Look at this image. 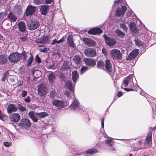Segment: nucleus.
<instances>
[{
	"label": "nucleus",
	"instance_id": "obj_1",
	"mask_svg": "<svg viewBox=\"0 0 156 156\" xmlns=\"http://www.w3.org/2000/svg\"><path fill=\"white\" fill-rule=\"evenodd\" d=\"M136 82L134 75L132 74L124 78L122 86L125 87H132L134 89L135 87L140 88V87L137 85Z\"/></svg>",
	"mask_w": 156,
	"mask_h": 156
},
{
	"label": "nucleus",
	"instance_id": "obj_2",
	"mask_svg": "<svg viewBox=\"0 0 156 156\" xmlns=\"http://www.w3.org/2000/svg\"><path fill=\"white\" fill-rule=\"evenodd\" d=\"M26 58V52L24 51H23L21 54L17 52L12 53L8 57L9 61L11 62L14 63L19 62L21 59L25 60Z\"/></svg>",
	"mask_w": 156,
	"mask_h": 156
},
{
	"label": "nucleus",
	"instance_id": "obj_3",
	"mask_svg": "<svg viewBox=\"0 0 156 156\" xmlns=\"http://www.w3.org/2000/svg\"><path fill=\"white\" fill-rule=\"evenodd\" d=\"M114 4H122V9L120 8H118L116 11V15L118 16L121 15L123 16L126 11L127 8L125 6H123L122 4L125 5L126 1L125 0H116L114 1Z\"/></svg>",
	"mask_w": 156,
	"mask_h": 156
},
{
	"label": "nucleus",
	"instance_id": "obj_4",
	"mask_svg": "<svg viewBox=\"0 0 156 156\" xmlns=\"http://www.w3.org/2000/svg\"><path fill=\"white\" fill-rule=\"evenodd\" d=\"M30 120L27 118H23L20 119L18 126L21 128L27 129L31 126Z\"/></svg>",
	"mask_w": 156,
	"mask_h": 156
},
{
	"label": "nucleus",
	"instance_id": "obj_5",
	"mask_svg": "<svg viewBox=\"0 0 156 156\" xmlns=\"http://www.w3.org/2000/svg\"><path fill=\"white\" fill-rule=\"evenodd\" d=\"M110 54L112 58L114 60H119L122 58V54L117 49L115 48L111 50Z\"/></svg>",
	"mask_w": 156,
	"mask_h": 156
},
{
	"label": "nucleus",
	"instance_id": "obj_6",
	"mask_svg": "<svg viewBox=\"0 0 156 156\" xmlns=\"http://www.w3.org/2000/svg\"><path fill=\"white\" fill-rule=\"evenodd\" d=\"M106 44L109 46H113L115 45L116 43L115 39L111 37H107L106 35L105 34L103 35Z\"/></svg>",
	"mask_w": 156,
	"mask_h": 156
},
{
	"label": "nucleus",
	"instance_id": "obj_7",
	"mask_svg": "<svg viewBox=\"0 0 156 156\" xmlns=\"http://www.w3.org/2000/svg\"><path fill=\"white\" fill-rule=\"evenodd\" d=\"M39 23L37 21H29L27 23V28L30 30L36 29L39 27Z\"/></svg>",
	"mask_w": 156,
	"mask_h": 156
},
{
	"label": "nucleus",
	"instance_id": "obj_8",
	"mask_svg": "<svg viewBox=\"0 0 156 156\" xmlns=\"http://www.w3.org/2000/svg\"><path fill=\"white\" fill-rule=\"evenodd\" d=\"M38 94L40 96H44L47 93V88L45 84H41L40 85L38 88Z\"/></svg>",
	"mask_w": 156,
	"mask_h": 156
},
{
	"label": "nucleus",
	"instance_id": "obj_9",
	"mask_svg": "<svg viewBox=\"0 0 156 156\" xmlns=\"http://www.w3.org/2000/svg\"><path fill=\"white\" fill-rule=\"evenodd\" d=\"M85 55L87 57H93L96 56V53L95 49L88 48L85 49L84 51Z\"/></svg>",
	"mask_w": 156,
	"mask_h": 156
},
{
	"label": "nucleus",
	"instance_id": "obj_10",
	"mask_svg": "<svg viewBox=\"0 0 156 156\" xmlns=\"http://www.w3.org/2000/svg\"><path fill=\"white\" fill-rule=\"evenodd\" d=\"M50 42L49 37L48 36H44L36 40V42L37 43L48 44Z\"/></svg>",
	"mask_w": 156,
	"mask_h": 156
},
{
	"label": "nucleus",
	"instance_id": "obj_11",
	"mask_svg": "<svg viewBox=\"0 0 156 156\" xmlns=\"http://www.w3.org/2000/svg\"><path fill=\"white\" fill-rule=\"evenodd\" d=\"M138 53V50L136 49H135L134 50H133L129 55L126 58L127 60H130L134 59L135 57L137 55Z\"/></svg>",
	"mask_w": 156,
	"mask_h": 156
},
{
	"label": "nucleus",
	"instance_id": "obj_12",
	"mask_svg": "<svg viewBox=\"0 0 156 156\" xmlns=\"http://www.w3.org/2000/svg\"><path fill=\"white\" fill-rule=\"evenodd\" d=\"M83 41L86 45L90 47L94 46L96 44L95 41L90 38H84L83 39Z\"/></svg>",
	"mask_w": 156,
	"mask_h": 156
},
{
	"label": "nucleus",
	"instance_id": "obj_13",
	"mask_svg": "<svg viewBox=\"0 0 156 156\" xmlns=\"http://www.w3.org/2000/svg\"><path fill=\"white\" fill-rule=\"evenodd\" d=\"M9 118L12 122H17L20 119V115L18 113H15L9 115Z\"/></svg>",
	"mask_w": 156,
	"mask_h": 156
},
{
	"label": "nucleus",
	"instance_id": "obj_14",
	"mask_svg": "<svg viewBox=\"0 0 156 156\" xmlns=\"http://www.w3.org/2000/svg\"><path fill=\"white\" fill-rule=\"evenodd\" d=\"M52 103L54 105L59 109L64 108L65 106L64 102L58 100H54Z\"/></svg>",
	"mask_w": 156,
	"mask_h": 156
},
{
	"label": "nucleus",
	"instance_id": "obj_15",
	"mask_svg": "<svg viewBox=\"0 0 156 156\" xmlns=\"http://www.w3.org/2000/svg\"><path fill=\"white\" fill-rule=\"evenodd\" d=\"M105 67L106 71L108 72H111L114 71L113 70L112 64L109 60H106L105 61Z\"/></svg>",
	"mask_w": 156,
	"mask_h": 156
},
{
	"label": "nucleus",
	"instance_id": "obj_16",
	"mask_svg": "<svg viewBox=\"0 0 156 156\" xmlns=\"http://www.w3.org/2000/svg\"><path fill=\"white\" fill-rule=\"evenodd\" d=\"M17 110V106L13 104H10L8 105L7 108V111L9 113L16 112Z\"/></svg>",
	"mask_w": 156,
	"mask_h": 156
},
{
	"label": "nucleus",
	"instance_id": "obj_17",
	"mask_svg": "<svg viewBox=\"0 0 156 156\" xmlns=\"http://www.w3.org/2000/svg\"><path fill=\"white\" fill-rule=\"evenodd\" d=\"M79 102L76 99H74L72 104L70 105L71 109L73 110H76L77 111H79Z\"/></svg>",
	"mask_w": 156,
	"mask_h": 156
},
{
	"label": "nucleus",
	"instance_id": "obj_18",
	"mask_svg": "<svg viewBox=\"0 0 156 156\" xmlns=\"http://www.w3.org/2000/svg\"><path fill=\"white\" fill-rule=\"evenodd\" d=\"M17 26L19 30L22 32H24L26 30V26L25 23L23 21L19 22Z\"/></svg>",
	"mask_w": 156,
	"mask_h": 156
},
{
	"label": "nucleus",
	"instance_id": "obj_19",
	"mask_svg": "<svg viewBox=\"0 0 156 156\" xmlns=\"http://www.w3.org/2000/svg\"><path fill=\"white\" fill-rule=\"evenodd\" d=\"M84 61L86 65L93 66L96 64L95 60L92 59L86 58H84Z\"/></svg>",
	"mask_w": 156,
	"mask_h": 156
},
{
	"label": "nucleus",
	"instance_id": "obj_20",
	"mask_svg": "<svg viewBox=\"0 0 156 156\" xmlns=\"http://www.w3.org/2000/svg\"><path fill=\"white\" fill-rule=\"evenodd\" d=\"M102 30L98 28H92L88 31V33L90 34L95 35L102 33Z\"/></svg>",
	"mask_w": 156,
	"mask_h": 156
},
{
	"label": "nucleus",
	"instance_id": "obj_21",
	"mask_svg": "<svg viewBox=\"0 0 156 156\" xmlns=\"http://www.w3.org/2000/svg\"><path fill=\"white\" fill-rule=\"evenodd\" d=\"M28 115L30 118L32 119L33 121L36 122L38 121V115H37V112L34 113L33 111L29 112L28 113Z\"/></svg>",
	"mask_w": 156,
	"mask_h": 156
},
{
	"label": "nucleus",
	"instance_id": "obj_22",
	"mask_svg": "<svg viewBox=\"0 0 156 156\" xmlns=\"http://www.w3.org/2000/svg\"><path fill=\"white\" fill-rule=\"evenodd\" d=\"M7 18L11 22H15L17 20L16 16L13 13L10 12L8 15Z\"/></svg>",
	"mask_w": 156,
	"mask_h": 156
},
{
	"label": "nucleus",
	"instance_id": "obj_23",
	"mask_svg": "<svg viewBox=\"0 0 156 156\" xmlns=\"http://www.w3.org/2000/svg\"><path fill=\"white\" fill-rule=\"evenodd\" d=\"M67 41L68 42V46L71 48H74L75 47L73 41V37L72 35H69L67 38Z\"/></svg>",
	"mask_w": 156,
	"mask_h": 156
},
{
	"label": "nucleus",
	"instance_id": "obj_24",
	"mask_svg": "<svg viewBox=\"0 0 156 156\" xmlns=\"http://www.w3.org/2000/svg\"><path fill=\"white\" fill-rule=\"evenodd\" d=\"M35 10V8L33 6H29L26 10V14L27 15L29 16L34 13Z\"/></svg>",
	"mask_w": 156,
	"mask_h": 156
},
{
	"label": "nucleus",
	"instance_id": "obj_25",
	"mask_svg": "<svg viewBox=\"0 0 156 156\" xmlns=\"http://www.w3.org/2000/svg\"><path fill=\"white\" fill-rule=\"evenodd\" d=\"M65 86L72 92H73L74 90L75 85L72 84L71 81H68L65 83Z\"/></svg>",
	"mask_w": 156,
	"mask_h": 156
},
{
	"label": "nucleus",
	"instance_id": "obj_26",
	"mask_svg": "<svg viewBox=\"0 0 156 156\" xmlns=\"http://www.w3.org/2000/svg\"><path fill=\"white\" fill-rule=\"evenodd\" d=\"M7 57L5 55H0V65H2L6 63L7 62Z\"/></svg>",
	"mask_w": 156,
	"mask_h": 156
},
{
	"label": "nucleus",
	"instance_id": "obj_27",
	"mask_svg": "<svg viewBox=\"0 0 156 156\" xmlns=\"http://www.w3.org/2000/svg\"><path fill=\"white\" fill-rule=\"evenodd\" d=\"M129 27L130 30L134 33L137 34L138 32L137 27L134 23H131L129 24Z\"/></svg>",
	"mask_w": 156,
	"mask_h": 156
},
{
	"label": "nucleus",
	"instance_id": "obj_28",
	"mask_svg": "<svg viewBox=\"0 0 156 156\" xmlns=\"http://www.w3.org/2000/svg\"><path fill=\"white\" fill-rule=\"evenodd\" d=\"M72 76L73 81L74 83H76L79 77L78 72L76 71H74L72 73Z\"/></svg>",
	"mask_w": 156,
	"mask_h": 156
},
{
	"label": "nucleus",
	"instance_id": "obj_29",
	"mask_svg": "<svg viewBox=\"0 0 156 156\" xmlns=\"http://www.w3.org/2000/svg\"><path fill=\"white\" fill-rule=\"evenodd\" d=\"M69 62L67 61L64 62L61 67V69L62 70H66L69 69Z\"/></svg>",
	"mask_w": 156,
	"mask_h": 156
},
{
	"label": "nucleus",
	"instance_id": "obj_30",
	"mask_svg": "<svg viewBox=\"0 0 156 156\" xmlns=\"http://www.w3.org/2000/svg\"><path fill=\"white\" fill-rule=\"evenodd\" d=\"M48 8V6L46 5L41 6L40 10L41 14L42 15H45L47 13Z\"/></svg>",
	"mask_w": 156,
	"mask_h": 156
},
{
	"label": "nucleus",
	"instance_id": "obj_31",
	"mask_svg": "<svg viewBox=\"0 0 156 156\" xmlns=\"http://www.w3.org/2000/svg\"><path fill=\"white\" fill-rule=\"evenodd\" d=\"M152 133L151 132L149 133L147 136L146 137V141L145 144H150L151 142Z\"/></svg>",
	"mask_w": 156,
	"mask_h": 156
},
{
	"label": "nucleus",
	"instance_id": "obj_32",
	"mask_svg": "<svg viewBox=\"0 0 156 156\" xmlns=\"http://www.w3.org/2000/svg\"><path fill=\"white\" fill-rule=\"evenodd\" d=\"M37 115H38V117L39 119H42L48 115V113L44 112H37Z\"/></svg>",
	"mask_w": 156,
	"mask_h": 156
},
{
	"label": "nucleus",
	"instance_id": "obj_33",
	"mask_svg": "<svg viewBox=\"0 0 156 156\" xmlns=\"http://www.w3.org/2000/svg\"><path fill=\"white\" fill-rule=\"evenodd\" d=\"M73 60L75 63L78 65L80 64L81 58L78 55H76L73 58Z\"/></svg>",
	"mask_w": 156,
	"mask_h": 156
},
{
	"label": "nucleus",
	"instance_id": "obj_34",
	"mask_svg": "<svg viewBox=\"0 0 156 156\" xmlns=\"http://www.w3.org/2000/svg\"><path fill=\"white\" fill-rule=\"evenodd\" d=\"M98 151V150L94 148H92L88 149L86 151V153L88 154H92L97 153Z\"/></svg>",
	"mask_w": 156,
	"mask_h": 156
},
{
	"label": "nucleus",
	"instance_id": "obj_35",
	"mask_svg": "<svg viewBox=\"0 0 156 156\" xmlns=\"http://www.w3.org/2000/svg\"><path fill=\"white\" fill-rule=\"evenodd\" d=\"M48 79L51 83H53L54 80L56 78L55 76L54 73H51L49 74L48 76Z\"/></svg>",
	"mask_w": 156,
	"mask_h": 156
},
{
	"label": "nucleus",
	"instance_id": "obj_36",
	"mask_svg": "<svg viewBox=\"0 0 156 156\" xmlns=\"http://www.w3.org/2000/svg\"><path fill=\"white\" fill-rule=\"evenodd\" d=\"M115 33L118 36L122 38L123 37L125 36V33L119 29L116 30L115 31Z\"/></svg>",
	"mask_w": 156,
	"mask_h": 156
},
{
	"label": "nucleus",
	"instance_id": "obj_37",
	"mask_svg": "<svg viewBox=\"0 0 156 156\" xmlns=\"http://www.w3.org/2000/svg\"><path fill=\"white\" fill-rule=\"evenodd\" d=\"M105 142L106 143L109 144L111 146H112L114 145V142L112 140V139L110 137L108 138Z\"/></svg>",
	"mask_w": 156,
	"mask_h": 156
},
{
	"label": "nucleus",
	"instance_id": "obj_38",
	"mask_svg": "<svg viewBox=\"0 0 156 156\" xmlns=\"http://www.w3.org/2000/svg\"><path fill=\"white\" fill-rule=\"evenodd\" d=\"M17 109H18L19 110L22 112L25 111L26 110V108L24 107H23L21 104H18L17 105Z\"/></svg>",
	"mask_w": 156,
	"mask_h": 156
},
{
	"label": "nucleus",
	"instance_id": "obj_39",
	"mask_svg": "<svg viewBox=\"0 0 156 156\" xmlns=\"http://www.w3.org/2000/svg\"><path fill=\"white\" fill-rule=\"evenodd\" d=\"M33 56L30 54V57L29 58L27 62V65L28 66H30L33 60Z\"/></svg>",
	"mask_w": 156,
	"mask_h": 156
},
{
	"label": "nucleus",
	"instance_id": "obj_40",
	"mask_svg": "<svg viewBox=\"0 0 156 156\" xmlns=\"http://www.w3.org/2000/svg\"><path fill=\"white\" fill-rule=\"evenodd\" d=\"M104 63L101 61H99L97 63V67L99 69H102L104 66Z\"/></svg>",
	"mask_w": 156,
	"mask_h": 156
},
{
	"label": "nucleus",
	"instance_id": "obj_41",
	"mask_svg": "<svg viewBox=\"0 0 156 156\" xmlns=\"http://www.w3.org/2000/svg\"><path fill=\"white\" fill-rule=\"evenodd\" d=\"M120 27L122 29L125 31H126L128 29L127 26H126V24L124 23H120Z\"/></svg>",
	"mask_w": 156,
	"mask_h": 156
},
{
	"label": "nucleus",
	"instance_id": "obj_42",
	"mask_svg": "<svg viewBox=\"0 0 156 156\" xmlns=\"http://www.w3.org/2000/svg\"><path fill=\"white\" fill-rule=\"evenodd\" d=\"M5 13L4 12H2L0 13V23L2 24L4 22V16Z\"/></svg>",
	"mask_w": 156,
	"mask_h": 156
},
{
	"label": "nucleus",
	"instance_id": "obj_43",
	"mask_svg": "<svg viewBox=\"0 0 156 156\" xmlns=\"http://www.w3.org/2000/svg\"><path fill=\"white\" fill-rule=\"evenodd\" d=\"M57 93L55 90H52L50 93V97L52 99H54L56 96Z\"/></svg>",
	"mask_w": 156,
	"mask_h": 156
},
{
	"label": "nucleus",
	"instance_id": "obj_44",
	"mask_svg": "<svg viewBox=\"0 0 156 156\" xmlns=\"http://www.w3.org/2000/svg\"><path fill=\"white\" fill-rule=\"evenodd\" d=\"M39 51L40 52L43 53L47 52L49 48L46 47H44L43 48H40L39 49Z\"/></svg>",
	"mask_w": 156,
	"mask_h": 156
},
{
	"label": "nucleus",
	"instance_id": "obj_45",
	"mask_svg": "<svg viewBox=\"0 0 156 156\" xmlns=\"http://www.w3.org/2000/svg\"><path fill=\"white\" fill-rule=\"evenodd\" d=\"M44 0H34V2L36 5H39L43 3Z\"/></svg>",
	"mask_w": 156,
	"mask_h": 156
},
{
	"label": "nucleus",
	"instance_id": "obj_46",
	"mask_svg": "<svg viewBox=\"0 0 156 156\" xmlns=\"http://www.w3.org/2000/svg\"><path fill=\"white\" fill-rule=\"evenodd\" d=\"M88 68L86 67L83 66L80 69V72L81 74L84 73L87 70Z\"/></svg>",
	"mask_w": 156,
	"mask_h": 156
},
{
	"label": "nucleus",
	"instance_id": "obj_47",
	"mask_svg": "<svg viewBox=\"0 0 156 156\" xmlns=\"http://www.w3.org/2000/svg\"><path fill=\"white\" fill-rule=\"evenodd\" d=\"M9 75V73L6 71L3 74V76L2 79V81H4L6 79L7 76Z\"/></svg>",
	"mask_w": 156,
	"mask_h": 156
},
{
	"label": "nucleus",
	"instance_id": "obj_48",
	"mask_svg": "<svg viewBox=\"0 0 156 156\" xmlns=\"http://www.w3.org/2000/svg\"><path fill=\"white\" fill-rule=\"evenodd\" d=\"M135 41L136 44L137 45H140L141 44V42L140 40L137 37H135Z\"/></svg>",
	"mask_w": 156,
	"mask_h": 156
},
{
	"label": "nucleus",
	"instance_id": "obj_49",
	"mask_svg": "<svg viewBox=\"0 0 156 156\" xmlns=\"http://www.w3.org/2000/svg\"><path fill=\"white\" fill-rule=\"evenodd\" d=\"M12 143L11 142H5L3 144L4 145L7 147H10Z\"/></svg>",
	"mask_w": 156,
	"mask_h": 156
},
{
	"label": "nucleus",
	"instance_id": "obj_50",
	"mask_svg": "<svg viewBox=\"0 0 156 156\" xmlns=\"http://www.w3.org/2000/svg\"><path fill=\"white\" fill-rule=\"evenodd\" d=\"M5 116V115H4L0 110V119L2 121H4V118Z\"/></svg>",
	"mask_w": 156,
	"mask_h": 156
},
{
	"label": "nucleus",
	"instance_id": "obj_51",
	"mask_svg": "<svg viewBox=\"0 0 156 156\" xmlns=\"http://www.w3.org/2000/svg\"><path fill=\"white\" fill-rule=\"evenodd\" d=\"M27 91L25 90H22V92L21 94L22 97H25L27 95Z\"/></svg>",
	"mask_w": 156,
	"mask_h": 156
},
{
	"label": "nucleus",
	"instance_id": "obj_52",
	"mask_svg": "<svg viewBox=\"0 0 156 156\" xmlns=\"http://www.w3.org/2000/svg\"><path fill=\"white\" fill-rule=\"evenodd\" d=\"M35 58L36 61L37 62L39 63L41 62V60L40 58L38 55H36Z\"/></svg>",
	"mask_w": 156,
	"mask_h": 156
},
{
	"label": "nucleus",
	"instance_id": "obj_53",
	"mask_svg": "<svg viewBox=\"0 0 156 156\" xmlns=\"http://www.w3.org/2000/svg\"><path fill=\"white\" fill-rule=\"evenodd\" d=\"M26 103H29L30 102V97L28 96L27 98H25L24 99Z\"/></svg>",
	"mask_w": 156,
	"mask_h": 156
},
{
	"label": "nucleus",
	"instance_id": "obj_54",
	"mask_svg": "<svg viewBox=\"0 0 156 156\" xmlns=\"http://www.w3.org/2000/svg\"><path fill=\"white\" fill-rule=\"evenodd\" d=\"M20 38L22 41H26L27 40V38L24 36L20 37Z\"/></svg>",
	"mask_w": 156,
	"mask_h": 156
},
{
	"label": "nucleus",
	"instance_id": "obj_55",
	"mask_svg": "<svg viewBox=\"0 0 156 156\" xmlns=\"http://www.w3.org/2000/svg\"><path fill=\"white\" fill-rule=\"evenodd\" d=\"M122 88H123L124 89L127 91H133L134 90L132 88H123L122 87Z\"/></svg>",
	"mask_w": 156,
	"mask_h": 156
},
{
	"label": "nucleus",
	"instance_id": "obj_56",
	"mask_svg": "<svg viewBox=\"0 0 156 156\" xmlns=\"http://www.w3.org/2000/svg\"><path fill=\"white\" fill-rule=\"evenodd\" d=\"M101 125L102 128H103V130L104 131V119L103 118L101 121Z\"/></svg>",
	"mask_w": 156,
	"mask_h": 156
},
{
	"label": "nucleus",
	"instance_id": "obj_57",
	"mask_svg": "<svg viewBox=\"0 0 156 156\" xmlns=\"http://www.w3.org/2000/svg\"><path fill=\"white\" fill-rule=\"evenodd\" d=\"M65 94L66 96L69 97V96L70 93L69 91H66L65 92Z\"/></svg>",
	"mask_w": 156,
	"mask_h": 156
},
{
	"label": "nucleus",
	"instance_id": "obj_58",
	"mask_svg": "<svg viewBox=\"0 0 156 156\" xmlns=\"http://www.w3.org/2000/svg\"><path fill=\"white\" fill-rule=\"evenodd\" d=\"M56 43H57V40L56 39H55L53 40L52 42L51 43V44L52 45H54Z\"/></svg>",
	"mask_w": 156,
	"mask_h": 156
},
{
	"label": "nucleus",
	"instance_id": "obj_59",
	"mask_svg": "<svg viewBox=\"0 0 156 156\" xmlns=\"http://www.w3.org/2000/svg\"><path fill=\"white\" fill-rule=\"evenodd\" d=\"M122 93L121 91H119L117 94V96L119 97L122 96Z\"/></svg>",
	"mask_w": 156,
	"mask_h": 156
},
{
	"label": "nucleus",
	"instance_id": "obj_60",
	"mask_svg": "<svg viewBox=\"0 0 156 156\" xmlns=\"http://www.w3.org/2000/svg\"><path fill=\"white\" fill-rule=\"evenodd\" d=\"M126 14L127 16H129L132 14V12L128 11L126 13Z\"/></svg>",
	"mask_w": 156,
	"mask_h": 156
},
{
	"label": "nucleus",
	"instance_id": "obj_61",
	"mask_svg": "<svg viewBox=\"0 0 156 156\" xmlns=\"http://www.w3.org/2000/svg\"><path fill=\"white\" fill-rule=\"evenodd\" d=\"M102 52L103 54H105V55H106L107 52L106 49L105 48L102 49Z\"/></svg>",
	"mask_w": 156,
	"mask_h": 156
},
{
	"label": "nucleus",
	"instance_id": "obj_62",
	"mask_svg": "<svg viewBox=\"0 0 156 156\" xmlns=\"http://www.w3.org/2000/svg\"><path fill=\"white\" fill-rule=\"evenodd\" d=\"M102 134L105 137H106V138H108V137H109L108 136V135H107V134H106V133L105 132H104L103 133H102Z\"/></svg>",
	"mask_w": 156,
	"mask_h": 156
},
{
	"label": "nucleus",
	"instance_id": "obj_63",
	"mask_svg": "<svg viewBox=\"0 0 156 156\" xmlns=\"http://www.w3.org/2000/svg\"><path fill=\"white\" fill-rule=\"evenodd\" d=\"M52 1L53 0H46V3L47 4H50Z\"/></svg>",
	"mask_w": 156,
	"mask_h": 156
},
{
	"label": "nucleus",
	"instance_id": "obj_64",
	"mask_svg": "<svg viewBox=\"0 0 156 156\" xmlns=\"http://www.w3.org/2000/svg\"><path fill=\"white\" fill-rule=\"evenodd\" d=\"M63 41V39H61L58 41H57V43L59 44L61 42H62Z\"/></svg>",
	"mask_w": 156,
	"mask_h": 156
}]
</instances>
